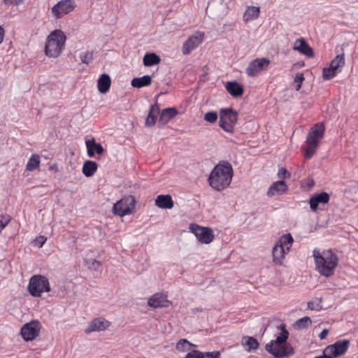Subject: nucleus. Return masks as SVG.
<instances>
[{
    "label": "nucleus",
    "instance_id": "9d476101",
    "mask_svg": "<svg viewBox=\"0 0 358 358\" xmlns=\"http://www.w3.org/2000/svg\"><path fill=\"white\" fill-rule=\"evenodd\" d=\"M136 200L132 196H127L117 201L113 208V213L120 217L132 214L134 212Z\"/></svg>",
    "mask_w": 358,
    "mask_h": 358
},
{
    "label": "nucleus",
    "instance_id": "f03ea898",
    "mask_svg": "<svg viewBox=\"0 0 358 358\" xmlns=\"http://www.w3.org/2000/svg\"><path fill=\"white\" fill-rule=\"evenodd\" d=\"M233 169L228 162L219 163L210 172L208 177L210 186L217 190L226 189L231 182Z\"/></svg>",
    "mask_w": 358,
    "mask_h": 358
},
{
    "label": "nucleus",
    "instance_id": "412c9836",
    "mask_svg": "<svg viewBox=\"0 0 358 358\" xmlns=\"http://www.w3.org/2000/svg\"><path fill=\"white\" fill-rule=\"evenodd\" d=\"M85 144L87 147V155L90 157H93L95 153L101 155L103 152L102 145L99 143H96L93 138L87 140L85 141Z\"/></svg>",
    "mask_w": 358,
    "mask_h": 358
},
{
    "label": "nucleus",
    "instance_id": "473e14b6",
    "mask_svg": "<svg viewBox=\"0 0 358 358\" xmlns=\"http://www.w3.org/2000/svg\"><path fill=\"white\" fill-rule=\"evenodd\" d=\"M40 163V156L37 154H33L27 162L26 169L29 171H33L38 168Z\"/></svg>",
    "mask_w": 358,
    "mask_h": 358
},
{
    "label": "nucleus",
    "instance_id": "0eeeda50",
    "mask_svg": "<svg viewBox=\"0 0 358 358\" xmlns=\"http://www.w3.org/2000/svg\"><path fill=\"white\" fill-rule=\"evenodd\" d=\"M28 290L30 294L34 297H40L44 292L51 290L48 279L42 275H33L28 285Z\"/></svg>",
    "mask_w": 358,
    "mask_h": 358
},
{
    "label": "nucleus",
    "instance_id": "1a4fd4ad",
    "mask_svg": "<svg viewBox=\"0 0 358 358\" xmlns=\"http://www.w3.org/2000/svg\"><path fill=\"white\" fill-rule=\"evenodd\" d=\"M76 7L74 0H61L51 8L50 14L55 20H59L73 11Z\"/></svg>",
    "mask_w": 358,
    "mask_h": 358
},
{
    "label": "nucleus",
    "instance_id": "39448f33",
    "mask_svg": "<svg viewBox=\"0 0 358 358\" xmlns=\"http://www.w3.org/2000/svg\"><path fill=\"white\" fill-rule=\"evenodd\" d=\"M325 128L322 123L315 124L308 131L303 150L305 157L311 158L315 153L320 141L324 137Z\"/></svg>",
    "mask_w": 358,
    "mask_h": 358
},
{
    "label": "nucleus",
    "instance_id": "bb28decb",
    "mask_svg": "<svg viewBox=\"0 0 358 358\" xmlns=\"http://www.w3.org/2000/svg\"><path fill=\"white\" fill-rule=\"evenodd\" d=\"M159 114V108L157 105H153L151 106L150 113L147 117L145 121V125L147 127H152L155 124L157 121V115Z\"/></svg>",
    "mask_w": 358,
    "mask_h": 358
},
{
    "label": "nucleus",
    "instance_id": "a19ab883",
    "mask_svg": "<svg viewBox=\"0 0 358 358\" xmlns=\"http://www.w3.org/2000/svg\"><path fill=\"white\" fill-rule=\"evenodd\" d=\"M303 80H304V77H303V73H297L294 78L295 90L296 91H299L301 89V85H302V83L303 82Z\"/></svg>",
    "mask_w": 358,
    "mask_h": 358
},
{
    "label": "nucleus",
    "instance_id": "a878e982",
    "mask_svg": "<svg viewBox=\"0 0 358 358\" xmlns=\"http://www.w3.org/2000/svg\"><path fill=\"white\" fill-rule=\"evenodd\" d=\"M225 87L227 92L233 96H239L243 93V87L236 81L228 82Z\"/></svg>",
    "mask_w": 358,
    "mask_h": 358
},
{
    "label": "nucleus",
    "instance_id": "e433bc0d",
    "mask_svg": "<svg viewBox=\"0 0 358 358\" xmlns=\"http://www.w3.org/2000/svg\"><path fill=\"white\" fill-rule=\"evenodd\" d=\"M308 308L311 310L320 311L323 308L322 306L321 298H314L313 300L308 302Z\"/></svg>",
    "mask_w": 358,
    "mask_h": 358
},
{
    "label": "nucleus",
    "instance_id": "2eb2a0df",
    "mask_svg": "<svg viewBox=\"0 0 358 358\" xmlns=\"http://www.w3.org/2000/svg\"><path fill=\"white\" fill-rule=\"evenodd\" d=\"M204 33L202 31H196L184 43L182 48L184 55H189L192 50L202 43L204 38Z\"/></svg>",
    "mask_w": 358,
    "mask_h": 358
},
{
    "label": "nucleus",
    "instance_id": "ea45409f",
    "mask_svg": "<svg viewBox=\"0 0 358 358\" xmlns=\"http://www.w3.org/2000/svg\"><path fill=\"white\" fill-rule=\"evenodd\" d=\"M218 118L217 113L214 111L208 112L204 115L203 119L209 123H215Z\"/></svg>",
    "mask_w": 358,
    "mask_h": 358
},
{
    "label": "nucleus",
    "instance_id": "9b49d317",
    "mask_svg": "<svg viewBox=\"0 0 358 358\" xmlns=\"http://www.w3.org/2000/svg\"><path fill=\"white\" fill-rule=\"evenodd\" d=\"M189 229L198 241L203 244L210 243L215 238L213 229L209 227H201L197 224H190Z\"/></svg>",
    "mask_w": 358,
    "mask_h": 358
},
{
    "label": "nucleus",
    "instance_id": "2f4dec72",
    "mask_svg": "<svg viewBox=\"0 0 358 358\" xmlns=\"http://www.w3.org/2000/svg\"><path fill=\"white\" fill-rule=\"evenodd\" d=\"M151 83V77L150 76H143L141 78H135L131 80V85L134 87H143L148 86Z\"/></svg>",
    "mask_w": 358,
    "mask_h": 358
},
{
    "label": "nucleus",
    "instance_id": "423d86ee",
    "mask_svg": "<svg viewBox=\"0 0 358 358\" xmlns=\"http://www.w3.org/2000/svg\"><path fill=\"white\" fill-rule=\"evenodd\" d=\"M294 239L290 234H285L279 237L273 248V262L276 265H282L287 254L289 253Z\"/></svg>",
    "mask_w": 358,
    "mask_h": 358
},
{
    "label": "nucleus",
    "instance_id": "f257e3e1",
    "mask_svg": "<svg viewBox=\"0 0 358 358\" xmlns=\"http://www.w3.org/2000/svg\"><path fill=\"white\" fill-rule=\"evenodd\" d=\"M313 257L315 270L325 277L334 275L335 269L338 264L337 255L331 250H320L315 249L313 251Z\"/></svg>",
    "mask_w": 358,
    "mask_h": 358
},
{
    "label": "nucleus",
    "instance_id": "c9c22d12",
    "mask_svg": "<svg viewBox=\"0 0 358 358\" xmlns=\"http://www.w3.org/2000/svg\"><path fill=\"white\" fill-rule=\"evenodd\" d=\"M192 347H196V345L189 342L187 339H180L176 346V349L182 352L189 351Z\"/></svg>",
    "mask_w": 358,
    "mask_h": 358
},
{
    "label": "nucleus",
    "instance_id": "4c0bfd02",
    "mask_svg": "<svg viewBox=\"0 0 358 358\" xmlns=\"http://www.w3.org/2000/svg\"><path fill=\"white\" fill-rule=\"evenodd\" d=\"M79 57L82 63L88 64L93 60L94 54L92 51L85 50L80 52Z\"/></svg>",
    "mask_w": 358,
    "mask_h": 358
},
{
    "label": "nucleus",
    "instance_id": "5701e85b",
    "mask_svg": "<svg viewBox=\"0 0 358 358\" xmlns=\"http://www.w3.org/2000/svg\"><path fill=\"white\" fill-rule=\"evenodd\" d=\"M220 356V352L219 351L201 352L198 350H192L187 353L185 358H219Z\"/></svg>",
    "mask_w": 358,
    "mask_h": 358
},
{
    "label": "nucleus",
    "instance_id": "4468645a",
    "mask_svg": "<svg viewBox=\"0 0 358 358\" xmlns=\"http://www.w3.org/2000/svg\"><path fill=\"white\" fill-rule=\"evenodd\" d=\"M111 326V322L103 317H98L94 318L88 322L85 329V334H90L92 332L103 331L108 329Z\"/></svg>",
    "mask_w": 358,
    "mask_h": 358
},
{
    "label": "nucleus",
    "instance_id": "aec40b11",
    "mask_svg": "<svg viewBox=\"0 0 358 358\" xmlns=\"http://www.w3.org/2000/svg\"><path fill=\"white\" fill-rule=\"evenodd\" d=\"M288 186L283 180H279L273 182L267 192V196L272 197L274 196L282 195L287 192Z\"/></svg>",
    "mask_w": 358,
    "mask_h": 358
},
{
    "label": "nucleus",
    "instance_id": "c756f323",
    "mask_svg": "<svg viewBox=\"0 0 358 358\" xmlns=\"http://www.w3.org/2000/svg\"><path fill=\"white\" fill-rule=\"evenodd\" d=\"M97 170V164L93 161H86L83 166V173L86 177H90Z\"/></svg>",
    "mask_w": 358,
    "mask_h": 358
},
{
    "label": "nucleus",
    "instance_id": "72a5a7b5",
    "mask_svg": "<svg viewBox=\"0 0 358 358\" xmlns=\"http://www.w3.org/2000/svg\"><path fill=\"white\" fill-rule=\"evenodd\" d=\"M160 62V58L155 53L146 54L143 57V64L146 66H151Z\"/></svg>",
    "mask_w": 358,
    "mask_h": 358
},
{
    "label": "nucleus",
    "instance_id": "dca6fc26",
    "mask_svg": "<svg viewBox=\"0 0 358 358\" xmlns=\"http://www.w3.org/2000/svg\"><path fill=\"white\" fill-rule=\"evenodd\" d=\"M349 345L350 341L348 340H339L335 343L328 345L325 348L326 353L331 355L334 358H336L344 355L347 352Z\"/></svg>",
    "mask_w": 358,
    "mask_h": 358
},
{
    "label": "nucleus",
    "instance_id": "6e6552de",
    "mask_svg": "<svg viewBox=\"0 0 358 358\" xmlns=\"http://www.w3.org/2000/svg\"><path fill=\"white\" fill-rule=\"evenodd\" d=\"M238 113L231 108L220 110V127L228 133H232L237 123Z\"/></svg>",
    "mask_w": 358,
    "mask_h": 358
},
{
    "label": "nucleus",
    "instance_id": "b1692460",
    "mask_svg": "<svg viewBox=\"0 0 358 358\" xmlns=\"http://www.w3.org/2000/svg\"><path fill=\"white\" fill-rule=\"evenodd\" d=\"M259 7L248 6L244 12L243 19L245 22H248L257 19L259 16Z\"/></svg>",
    "mask_w": 358,
    "mask_h": 358
},
{
    "label": "nucleus",
    "instance_id": "8fccbe9b",
    "mask_svg": "<svg viewBox=\"0 0 358 358\" xmlns=\"http://www.w3.org/2000/svg\"><path fill=\"white\" fill-rule=\"evenodd\" d=\"M4 37V30L2 27L0 26V43H2Z\"/></svg>",
    "mask_w": 358,
    "mask_h": 358
},
{
    "label": "nucleus",
    "instance_id": "a18cd8bd",
    "mask_svg": "<svg viewBox=\"0 0 358 358\" xmlns=\"http://www.w3.org/2000/svg\"><path fill=\"white\" fill-rule=\"evenodd\" d=\"M47 238L45 236H40L34 240V245L37 247L42 248L45 244Z\"/></svg>",
    "mask_w": 358,
    "mask_h": 358
},
{
    "label": "nucleus",
    "instance_id": "393cba45",
    "mask_svg": "<svg viewBox=\"0 0 358 358\" xmlns=\"http://www.w3.org/2000/svg\"><path fill=\"white\" fill-rule=\"evenodd\" d=\"M110 85V78L108 74H102L98 80V90L102 94L106 93L109 90Z\"/></svg>",
    "mask_w": 358,
    "mask_h": 358
},
{
    "label": "nucleus",
    "instance_id": "4be33fe9",
    "mask_svg": "<svg viewBox=\"0 0 358 358\" xmlns=\"http://www.w3.org/2000/svg\"><path fill=\"white\" fill-rule=\"evenodd\" d=\"M155 205L164 209H171L173 207V201L170 195L161 194L157 196Z\"/></svg>",
    "mask_w": 358,
    "mask_h": 358
},
{
    "label": "nucleus",
    "instance_id": "20e7f679",
    "mask_svg": "<svg viewBox=\"0 0 358 358\" xmlns=\"http://www.w3.org/2000/svg\"><path fill=\"white\" fill-rule=\"evenodd\" d=\"M66 36L61 29L50 32L45 41V54L48 57H58L65 48Z\"/></svg>",
    "mask_w": 358,
    "mask_h": 358
},
{
    "label": "nucleus",
    "instance_id": "49530a36",
    "mask_svg": "<svg viewBox=\"0 0 358 358\" xmlns=\"http://www.w3.org/2000/svg\"><path fill=\"white\" fill-rule=\"evenodd\" d=\"M24 0H3L6 4H19L23 2Z\"/></svg>",
    "mask_w": 358,
    "mask_h": 358
},
{
    "label": "nucleus",
    "instance_id": "7c9ffc66",
    "mask_svg": "<svg viewBox=\"0 0 358 358\" xmlns=\"http://www.w3.org/2000/svg\"><path fill=\"white\" fill-rule=\"evenodd\" d=\"M345 65V55L344 54L337 55L330 63L329 66L334 69L338 73L342 71V68Z\"/></svg>",
    "mask_w": 358,
    "mask_h": 358
},
{
    "label": "nucleus",
    "instance_id": "f3484780",
    "mask_svg": "<svg viewBox=\"0 0 358 358\" xmlns=\"http://www.w3.org/2000/svg\"><path fill=\"white\" fill-rule=\"evenodd\" d=\"M329 201V195L327 192H321L313 195L310 200V208L313 211L317 209H323V206Z\"/></svg>",
    "mask_w": 358,
    "mask_h": 358
},
{
    "label": "nucleus",
    "instance_id": "09e8293b",
    "mask_svg": "<svg viewBox=\"0 0 358 358\" xmlns=\"http://www.w3.org/2000/svg\"><path fill=\"white\" fill-rule=\"evenodd\" d=\"M315 358H334V357L331 355H327L326 353V349H324V352H323V355L317 357Z\"/></svg>",
    "mask_w": 358,
    "mask_h": 358
},
{
    "label": "nucleus",
    "instance_id": "7ed1b4c3",
    "mask_svg": "<svg viewBox=\"0 0 358 358\" xmlns=\"http://www.w3.org/2000/svg\"><path fill=\"white\" fill-rule=\"evenodd\" d=\"M281 332L275 340L270 341L265 346L267 352L276 358H283L293 353L292 346L287 342L289 337V332L286 330L285 325L279 327Z\"/></svg>",
    "mask_w": 358,
    "mask_h": 358
},
{
    "label": "nucleus",
    "instance_id": "79ce46f5",
    "mask_svg": "<svg viewBox=\"0 0 358 358\" xmlns=\"http://www.w3.org/2000/svg\"><path fill=\"white\" fill-rule=\"evenodd\" d=\"M85 265L88 267V268L96 271L100 266V263L96 260L90 259L85 261Z\"/></svg>",
    "mask_w": 358,
    "mask_h": 358
},
{
    "label": "nucleus",
    "instance_id": "f8f14e48",
    "mask_svg": "<svg viewBox=\"0 0 358 358\" xmlns=\"http://www.w3.org/2000/svg\"><path fill=\"white\" fill-rule=\"evenodd\" d=\"M270 63V60L266 57L255 59L248 64L245 73L249 77H256L262 71H266Z\"/></svg>",
    "mask_w": 358,
    "mask_h": 358
},
{
    "label": "nucleus",
    "instance_id": "de8ad7c7",
    "mask_svg": "<svg viewBox=\"0 0 358 358\" xmlns=\"http://www.w3.org/2000/svg\"><path fill=\"white\" fill-rule=\"evenodd\" d=\"M328 333H329L328 329H323V330L322 331V332L320 334V335H319V338H320L321 340L324 339V338L327 337V336Z\"/></svg>",
    "mask_w": 358,
    "mask_h": 358
},
{
    "label": "nucleus",
    "instance_id": "58836bf2",
    "mask_svg": "<svg viewBox=\"0 0 358 358\" xmlns=\"http://www.w3.org/2000/svg\"><path fill=\"white\" fill-rule=\"evenodd\" d=\"M337 73H338L334 69H332L331 66L324 68L322 71V77L324 80H328L334 78Z\"/></svg>",
    "mask_w": 358,
    "mask_h": 358
},
{
    "label": "nucleus",
    "instance_id": "6ab92c4d",
    "mask_svg": "<svg viewBox=\"0 0 358 358\" xmlns=\"http://www.w3.org/2000/svg\"><path fill=\"white\" fill-rule=\"evenodd\" d=\"M293 49L308 57H314L313 48L303 38H299L294 41Z\"/></svg>",
    "mask_w": 358,
    "mask_h": 358
},
{
    "label": "nucleus",
    "instance_id": "ddd939ff",
    "mask_svg": "<svg viewBox=\"0 0 358 358\" xmlns=\"http://www.w3.org/2000/svg\"><path fill=\"white\" fill-rule=\"evenodd\" d=\"M41 327L40 322L36 320L26 323L21 328L22 337L26 341H33L38 336Z\"/></svg>",
    "mask_w": 358,
    "mask_h": 358
},
{
    "label": "nucleus",
    "instance_id": "c03bdc74",
    "mask_svg": "<svg viewBox=\"0 0 358 358\" xmlns=\"http://www.w3.org/2000/svg\"><path fill=\"white\" fill-rule=\"evenodd\" d=\"M10 216L9 215H1L0 216V232L6 227V226L10 222Z\"/></svg>",
    "mask_w": 358,
    "mask_h": 358
},
{
    "label": "nucleus",
    "instance_id": "f704fd0d",
    "mask_svg": "<svg viewBox=\"0 0 358 358\" xmlns=\"http://www.w3.org/2000/svg\"><path fill=\"white\" fill-rule=\"evenodd\" d=\"M312 324V320L309 317H303L294 324V327L296 329L301 330L310 327Z\"/></svg>",
    "mask_w": 358,
    "mask_h": 358
},
{
    "label": "nucleus",
    "instance_id": "cd10ccee",
    "mask_svg": "<svg viewBox=\"0 0 358 358\" xmlns=\"http://www.w3.org/2000/svg\"><path fill=\"white\" fill-rule=\"evenodd\" d=\"M178 114V110L175 108H167L164 109L159 117V122L162 124L167 123L170 120Z\"/></svg>",
    "mask_w": 358,
    "mask_h": 358
},
{
    "label": "nucleus",
    "instance_id": "c85d7f7f",
    "mask_svg": "<svg viewBox=\"0 0 358 358\" xmlns=\"http://www.w3.org/2000/svg\"><path fill=\"white\" fill-rule=\"evenodd\" d=\"M241 344L246 351L250 352L257 349L259 343L257 341L251 336H245L242 338Z\"/></svg>",
    "mask_w": 358,
    "mask_h": 358
},
{
    "label": "nucleus",
    "instance_id": "37998d69",
    "mask_svg": "<svg viewBox=\"0 0 358 358\" xmlns=\"http://www.w3.org/2000/svg\"><path fill=\"white\" fill-rule=\"evenodd\" d=\"M278 176L282 180L283 179L289 178L291 176V174L289 171H287V170L285 168L281 167L278 170Z\"/></svg>",
    "mask_w": 358,
    "mask_h": 358
},
{
    "label": "nucleus",
    "instance_id": "a211bd4d",
    "mask_svg": "<svg viewBox=\"0 0 358 358\" xmlns=\"http://www.w3.org/2000/svg\"><path fill=\"white\" fill-rule=\"evenodd\" d=\"M148 304L149 306L157 308H166L171 302L167 299V296L162 293H156L148 299Z\"/></svg>",
    "mask_w": 358,
    "mask_h": 358
}]
</instances>
